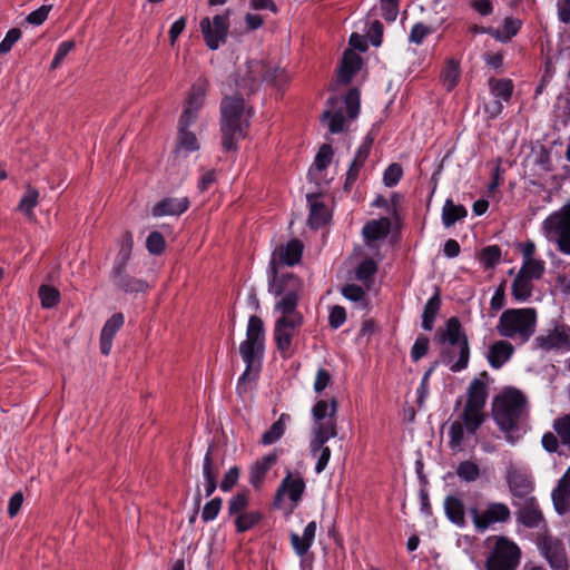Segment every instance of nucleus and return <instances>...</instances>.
I'll list each match as a JSON object with an SVG mask.
<instances>
[{"label":"nucleus","instance_id":"ddd939ff","mask_svg":"<svg viewBox=\"0 0 570 570\" xmlns=\"http://www.w3.org/2000/svg\"><path fill=\"white\" fill-rule=\"evenodd\" d=\"M469 512L478 532H484L492 524L504 523L511 518L509 507L501 502H490L482 511H479L476 508H471Z\"/></svg>","mask_w":570,"mask_h":570},{"label":"nucleus","instance_id":"aec40b11","mask_svg":"<svg viewBox=\"0 0 570 570\" xmlns=\"http://www.w3.org/2000/svg\"><path fill=\"white\" fill-rule=\"evenodd\" d=\"M305 488L304 479L299 474H293L288 471L276 491L275 504L278 505L281 500L287 495L294 505H297L302 500Z\"/></svg>","mask_w":570,"mask_h":570},{"label":"nucleus","instance_id":"7c9ffc66","mask_svg":"<svg viewBox=\"0 0 570 570\" xmlns=\"http://www.w3.org/2000/svg\"><path fill=\"white\" fill-rule=\"evenodd\" d=\"M507 482L514 497L525 498L532 491L530 478L519 471L510 470L508 472Z\"/></svg>","mask_w":570,"mask_h":570},{"label":"nucleus","instance_id":"4be33fe9","mask_svg":"<svg viewBox=\"0 0 570 570\" xmlns=\"http://www.w3.org/2000/svg\"><path fill=\"white\" fill-rule=\"evenodd\" d=\"M272 275V279L269 282V293L275 296H281L283 294H298L302 288V282L298 277H296L292 273L278 274V269L275 272H269Z\"/></svg>","mask_w":570,"mask_h":570},{"label":"nucleus","instance_id":"9d476101","mask_svg":"<svg viewBox=\"0 0 570 570\" xmlns=\"http://www.w3.org/2000/svg\"><path fill=\"white\" fill-rule=\"evenodd\" d=\"M521 551L509 539L500 537L487 558V570H515L520 562Z\"/></svg>","mask_w":570,"mask_h":570},{"label":"nucleus","instance_id":"f8f14e48","mask_svg":"<svg viewBox=\"0 0 570 570\" xmlns=\"http://www.w3.org/2000/svg\"><path fill=\"white\" fill-rule=\"evenodd\" d=\"M533 346L543 352H570V326L557 323L552 328L538 335L533 341Z\"/></svg>","mask_w":570,"mask_h":570},{"label":"nucleus","instance_id":"20e7f679","mask_svg":"<svg viewBox=\"0 0 570 570\" xmlns=\"http://www.w3.org/2000/svg\"><path fill=\"white\" fill-rule=\"evenodd\" d=\"M537 325L538 312L535 308H508L501 313L495 330L501 337L523 345L534 335Z\"/></svg>","mask_w":570,"mask_h":570},{"label":"nucleus","instance_id":"9b49d317","mask_svg":"<svg viewBox=\"0 0 570 570\" xmlns=\"http://www.w3.org/2000/svg\"><path fill=\"white\" fill-rule=\"evenodd\" d=\"M229 13L230 10L227 9L224 13L216 14L212 19L205 17L200 20V32L210 50H217L226 42L229 32Z\"/></svg>","mask_w":570,"mask_h":570},{"label":"nucleus","instance_id":"774afa93","mask_svg":"<svg viewBox=\"0 0 570 570\" xmlns=\"http://www.w3.org/2000/svg\"><path fill=\"white\" fill-rule=\"evenodd\" d=\"M367 36L374 47L381 46L383 38V24L379 20H373L370 23Z\"/></svg>","mask_w":570,"mask_h":570},{"label":"nucleus","instance_id":"864d4df0","mask_svg":"<svg viewBox=\"0 0 570 570\" xmlns=\"http://www.w3.org/2000/svg\"><path fill=\"white\" fill-rule=\"evenodd\" d=\"M434 32V29L430 26L424 24L423 22H416L413 24L410 33H409V41L411 43H414L416 46H420L423 43L424 39L432 35Z\"/></svg>","mask_w":570,"mask_h":570},{"label":"nucleus","instance_id":"5701e85b","mask_svg":"<svg viewBox=\"0 0 570 570\" xmlns=\"http://www.w3.org/2000/svg\"><path fill=\"white\" fill-rule=\"evenodd\" d=\"M317 530V523L315 521H311L304 528L303 534L299 535L296 532H291L289 541L294 552L298 557H304L309 548L313 546L315 535Z\"/></svg>","mask_w":570,"mask_h":570},{"label":"nucleus","instance_id":"4d7b16f0","mask_svg":"<svg viewBox=\"0 0 570 570\" xmlns=\"http://www.w3.org/2000/svg\"><path fill=\"white\" fill-rule=\"evenodd\" d=\"M403 176V169L400 164H391L383 174V183L386 187H393L399 184Z\"/></svg>","mask_w":570,"mask_h":570},{"label":"nucleus","instance_id":"cd10ccee","mask_svg":"<svg viewBox=\"0 0 570 570\" xmlns=\"http://www.w3.org/2000/svg\"><path fill=\"white\" fill-rule=\"evenodd\" d=\"M124 322V315L121 313H116L105 323L100 333V351L104 355H108L110 353L114 336L121 328Z\"/></svg>","mask_w":570,"mask_h":570},{"label":"nucleus","instance_id":"052dcab7","mask_svg":"<svg viewBox=\"0 0 570 570\" xmlns=\"http://www.w3.org/2000/svg\"><path fill=\"white\" fill-rule=\"evenodd\" d=\"M332 157L333 149L330 145L325 144L320 148L314 160V166L316 167L317 170H324L331 164Z\"/></svg>","mask_w":570,"mask_h":570},{"label":"nucleus","instance_id":"680f3d73","mask_svg":"<svg viewBox=\"0 0 570 570\" xmlns=\"http://www.w3.org/2000/svg\"><path fill=\"white\" fill-rule=\"evenodd\" d=\"M380 4L383 18L389 22L395 21L399 14V0H380Z\"/></svg>","mask_w":570,"mask_h":570},{"label":"nucleus","instance_id":"ea45409f","mask_svg":"<svg viewBox=\"0 0 570 570\" xmlns=\"http://www.w3.org/2000/svg\"><path fill=\"white\" fill-rule=\"evenodd\" d=\"M289 81V76L284 68L277 66H267L264 72V82L277 89H282Z\"/></svg>","mask_w":570,"mask_h":570},{"label":"nucleus","instance_id":"f704fd0d","mask_svg":"<svg viewBox=\"0 0 570 570\" xmlns=\"http://www.w3.org/2000/svg\"><path fill=\"white\" fill-rule=\"evenodd\" d=\"M441 308V297L439 291L429 298L422 313V327L425 331H431L434 326L435 317Z\"/></svg>","mask_w":570,"mask_h":570},{"label":"nucleus","instance_id":"58836bf2","mask_svg":"<svg viewBox=\"0 0 570 570\" xmlns=\"http://www.w3.org/2000/svg\"><path fill=\"white\" fill-rule=\"evenodd\" d=\"M489 89L494 98L509 101L513 92V82L510 79L491 78Z\"/></svg>","mask_w":570,"mask_h":570},{"label":"nucleus","instance_id":"423d86ee","mask_svg":"<svg viewBox=\"0 0 570 570\" xmlns=\"http://www.w3.org/2000/svg\"><path fill=\"white\" fill-rule=\"evenodd\" d=\"M440 342L452 346L442 352L443 362L454 373L465 370L470 361V346L458 317H450L444 331H439Z\"/></svg>","mask_w":570,"mask_h":570},{"label":"nucleus","instance_id":"79ce46f5","mask_svg":"<svg viewBox=\"0 0 570 570\" xmlns=\"http://www.w3.org/2000/svg\"><path fill=\"white\" fill-rule=\"evenodd\" d=\"M283 297L275 304V309L278 311L282 316H302L301 313L296 311L298 303V294H283Z\"/></svg>","mask_w":570,"mask_h":570},{"label":"nucleus","instance_id":"c03bdc74","mask_svg":"<svg viewBox=\"0 0 570 570\" xmlns=\"http://www.w3.org/2000/svg\"><path fill=\"white\" fill-rule=\"evenodd\" d=\"M455 473L459 479L464 482H474L481 474L479 465L471 460L460 462L456 466Z\"/></svg>","mask_w":570,"mask_h":570},{"label":"nucleus","instance_id":"f257e3e1","mask_svg":"<svg viewBox=\"0 0 570 570\" xmlns=\"http://www.w3.org/2000/svg\"><path fill=\"white\" fill-rule=\"evenodd\" d=\"M491 377L487 371L478 374L465 391L463 409L449 429V448L453 452L463 450L464 436L474 435L487 420L484 411L489 397Z\"/></svg>","mask_w":570,"mask_h":570},{"label":"nucleus","instance_id":"39448f33","mask_svg":"<svg viewBox=\"0 0 570 570\" xmlns=\"http://www.w3.org/2000/svg\"><path fill=\"white\" fill-rule=\"evenodd\" d=\"M248 117L244 99L239 96L225 97L220 104V131L224 150L237 148V141L245 137Z\"/></svg>","mask_w":570,"mask_h":570},{"label":"nucleus","instance_id":"6e6d98bb","mask_svg":"<svg viewBox=\"0 0 570 570\" xmlns=\"http://www.w3.org/2000/svg\"><path fill=\"white\" fill-rule=\"evenodd\" d=\"M166 242L159 232H151L146 239L147 250L151 255H159L164 252Z\"/></svg>","mask_w":570,"mask_h":570},{"label":"nucleus","instance_id":"1a4fd4ad","mask_svg":"<svg viewBox=\"0 0 570 570\" xmlns=\"http://www.w3.org/2000/svg\"><path fill=\"white\" fill-rule=\"evenodd\" d=\"M544 236L558 249L570 255V204L549 215L542 223Z\"/></svg>","mask_w":570,"mask_h":570},{"label":"nucleus","instance_id":"2eb2a0df","mask_svg":"<svg viewBox=\"0 0 570 570\" xmlns=\"http://www.w3.org/2000/svg\"><path fill=\"white\" fill-rule=\"evenodd\" d=\"M209 87L206 78H198L190 87L188 97L186 99L184 110L179 119L183 124L195 122L198 118V112L204 106L205 97Z\"/></svg>","mask_w":570,"mask_h":570},{"label":"nucleus","instance_id":"412c9836","mask_svg":"<svg viewBox=\"0 0 570 570\" xmlns=\"http://www.w3.org/2000/svg\"><path fill=\"white\" fill-rule=\"evenodd\" d=\"M127 264H114L111 279L114 284L125 293H142L148 289V284L139 278L130 276L126 272Z\"/></svg>","mask_w":570,"mask_h":570},{"label":"nucleus","instance_id":"0e129e2a","mask_svg":"<svg viewBox=\"0 0 570 570\" xmlns=\"http://www.w3.org/2000/svg\"><path fill=\"white\" fill-rule=\"evenodd\" d=\"M429 343V338L425 336H420L415 340L411 348V357L414 362L419 361L428 353Z\"/></svg>","mask_w":570,"mask_h":570},{"label":"nucleus","instance_id":"6ab92c4d","mask_svg":"<svg viewBox=\"0 0 570 570\" xmlns=\"http://www.w3.org/2000/svg\"><path fill=\"white\" fill-rule=\"evenodd\" d=\"M540 550L553 570H567L568 560L562 542L553 537H544Z\"/></svg>","mask_w":570,"mask_h":570},{"label":"nucleus","instance_id":"13d9d810","mask_svg":"<svg viewBox=\"0 0 570 570\" xmlns=\"http://www.w3.org/2000/svg\"><path fill=\"white\" fill-rule=\"evenodd\" d=\"M377 266L373 259H364L356 268L355 275L358 281L365 282L376 273Z\"/></svg>","mask_w":570,"mask_h":570},{"label":"nucleus","instance_id":"09e8293b","mask_svg":"<svg viewBox=\"0 0 570 570\" xmlns=\"http://www.w3.org/2000/svg\"><path fill=\"white\" fill-rule=\"evenodd\" d=\"M519 518L521 523L527 528H538L543 520L541 511L535 507L523 508Z\"/></svg>","mask_w":570,"mask_h":570},{"label":"nucleus","instance_id":"7ed1b4c3","mask_svg":"<svg viewBox=\"0 0 570 570\" xmlns=\"http://www.w3.org/2000/svg\"><path fill=\"white\" fill-rule=\"evenodd\" d=\"M265 331L261 317L252 315L246 328V338L239 345V353L246 364L237 382V393H247L248 383L255 382L261 371L264 354Z\"/></svg>","mask_w":570,"mask_h":570},{"label":"nucleus","instance_id":"e2e57ef3","mask_svg":"<svg viewBox=\"0 0 570 570\" xmlns=\"http://www.w3.org/2000/svg\"><path fill=\"white\" fill-rule=\"evenodd\" d=\"M21 31L18 28L10 29L3 40L0 42V55H4L11 50L13 45L20 39Z\"/></svg>","mask_w":570,"mask_h":570},{"label":"nucleus","instance_id":"e433bc0d","mask_svg":"<svg viewBox=\"0 0 570 570\" xmlns=\"http://www.w3.org/2000/svg\"><path fill=\"white\" fill-rule=\"evenodd\" d=\"M193 124L194 122L183 124V119L178 121V147L187 153L195 151L199 148L195 134L188 130Z\"/></svg>","mask_w":570,"mask_h":570},{"label":"nucleus","instance_id":"0eeeda50","mask_svg":"<svg viewBox=\"0 0 570 570\" xmlns=\"http://www.w3.org/2000/svg\"><path fill=\"white\" fill-rule=\"evenodd\" d=\"M492 412L500 430L513 431L527 416V397L517 389H507L494 399Z\"/></svg>","mask_w":570,"mask_h":570},{"label":"nucleus","instance_id":"49530a36","mask_svg":"<svg viewBox=\"0 0 570 570\" xmlns=\"http://www.w3.org/2000/svg\"><path fill=\"white\" fill-rule=\"evenodd\" d=\"M134 246L132 234L125 232L119 240V253L114 264H127Z\"/></svg>","mask_w":570,"mask_h":570},{"label":"nucleus","instance_id":"6e6552de","mask_svg":"<svg viewBox=\"0 0 570 570\" xmlns=\"http://www.w3.org/2000/svg\"><path fill=\"white\" fill-rule=\"evenodd\" d=\"M360 112V92L351 89L343 98L331 97L327 100L321 119L328 121L332 134L342 132L347 120H353Z\"/></svg>","mask_w":570,"mask_h":570},{"label":"nucleus","instance_id":"f3484780","mask_svg":"<svg viewBox=\"0 0 570 570\" xmlns=\"http://www.w3.org/2000/svg\"><path fill=\"white\" fill-rule=\"evenodd\" d=\"M303 324V316L279 317L275 322L274 340L282 353H287L292 346V340Z\"/></svg>","mask_w":570,"mask_h":570},{"label":"nucleus","instance_id":"37998d69","mask_svg":"<svg viewBox=\"0 0 570 570\" xmlns=\"http://www.w3.org/2000/svg\"><path fill=\"white\" fill-rule=\"evenodd\" d=\"M263 518L262 512L255 510V511H245L236 517L235 519V527L236 531L242 533L245 531L250 530L256 524L261 522Z\"/></svg>","mask_w":570,"mask_h":570},{"label":"nucleus","instance_id":"bb28decb","mask_svg":"<svg viewBox=\"0 0 570 570\" xmlns=\"http://www.w3.org/2000/svg\"><path fill=\"white\" fill-rule=\"evenodd\" d=\"M552 501L556 511L564 514L570 507V466L559 480L557 488L552 491Z\"/></svg>","mask_w":570,"mask_h":570},{"label":"nucleus","instance_id":"bf43d9fd","mask_svg":"<svg viewBox=\"0 0 570 570\" xmlns=\"http://www.w3.org/2000/svg\"><path fill=\"white\" fill-rule=\"evenodd\" d=\"M222 503L223 501L220 498H214L209 502H207L202 511L203 521L209 522L216 519L222 509Z\"/></svg>","mask_w":570,"mask_h":570},{"label":"nucleus","instance_id":"a18cd8bd","mask_svg":"<svg viewBox=\"0 0 570 570\" xmlns=\"http://www.w3.org/2000/svg\"><path fill=\"white\" fill-rule=\"evenodd\" d=\"M531 279H539L544 273V262L541 259H525L519 272Z\"/></svg>","mask_w":570,"mask_h":570},{"label":"nucleus","instance_id":"2f4dec72","mask_svg":"<svg viewBox=\"0 0 570 570\" xmlns=\"http://www.w3.org/2000/svg\"><path fill=\"white\" fill-rule=\"evenodd\" d=\"M391 230V220L386 217L367 222L362 234L367 243L385 238Z\"/></svg>","mask_w":570,"mask_h":570},{"label":"nucleus","instance_id":"a211bd4d","mask_svg":"<svg viewBox=\"0 0 570 570\" xmlns=\"http://www.w3.org/2000/svg\"><path fill=\"white\" fill-rule=\"evenodd\" d=\"M303 254V244L298 239H292L285 245H279L272 254L269 272H275L281 266H293L297 264Z\"/></svg>","mask_w":570,"mask_h":570},{"label":"nucleus","instance_id":"b1692460","mask_svg":"<svg viewBox=\"0 0 570 570\" xmlns=\"http://www.w3.org/2000/svg\"><path fill=\"white\" fill-rule=\"evenodd\" d=\"M278 454L276 451L264 455L253 463L249 471V482L255 489H259L267 472L276 464Z\"/></svg>","mask_w":570,"mask_h":570},{"label":"nucleus","instance_id":"de8ad7c7","mask_svg":"<svg viewBox=\"0 0 570 570\" xmlns=\"http://www.w3.org/2000/svg\"><path fill=\"white\" fill-rule=\"evenodd\" d=\"M39 297L41 302V306L43 308H52L59 303L60 293L57 288L49 285H41L39 287Z\"/></svg>","mask_w":570,"mask_h":570},{"label":"nucleus","instance_id":"c9c22d12","mask_svg":"<svg viewBox=\"0 0 570 570\" xmlns=\"http://www.w3.org/2000/svg\"><path fill=\"white\" fill-rule=\"evenodd\" d=\"M532 281L533 279L523 276L520 273L517 274L511 287L512 296L515 301L525 302L531 297L533 291Z\"/></svg>","mask_w":570,"mask_h":570},{"label":"nucleus","instance_id":"4c0bfd02","mask_svg":"<svg viewBox=\"0 0 570 570\" xmlns=\"http://www.w3.org/2000/svg\"><path fill=\"white\" fill-rule=\"evenodd\" d=\"M289 419V415L283 413L278 417L276 422H274L271 428L262 435V443L264 445H271L277 442L285 433L286 430V421Z\"/></svg>","mask_w":570,"mask_h":570},{"label":"nucleus","instance_id":"5fc2aeb1","mask_svg":"<svg viewBox=\"0 0 570 570\" xmlns=\"http://www.w3.org/2000/svg\"><path fill=\"white\" fill-rule=\"evenodd\" d=\"M213 445H209L203 461V475L205 480H217L219 466L212 456Z\"/></svg>","mask_w":570,"mask_h":570},{"label":"nucleus","instance_id":"393cba45","mask_svg":"<svg viewBox=\"0 0 570 570\" xmlns=\"http://www.w3.org/2000/svg\"><path fill=\"white\" fill-rule=\"evenodd\" d=\"M514 347L507 340L495 341L491 344L487 360L492 368H501L513 355Z\"/></svg>","mask_w":570,"mask_h":570},{"label":"nucleus","instance_id":"4468645a","mask_svg":"<svg viewBox=\"0 0 570 570\" xmlns=\"http://www.w3.org/2000/svg\"><path fill=\"white\" fill-rule=\"evenodd\" d=\"M553 432L542 435L541 445L548 453H560V444L570 449V412L553 420Z\"/></svg>","mask_w":570,"mask_h":570},{"label":"nucleus","instance_id":"dca6fc26","mask_svg":"<svg viewBox=\"0 0 570 570\" xmlns=\"http://www.w3.org/2000/svg\"><path fill=\"white\" fill-rule=\"evenodd\" d=\"M264 72H266L264 61L250 60L238 69L236 85L240 90L252 94L264 82Z\"/></svg>","mask_w":570,"mask_h":570},{"label":"nucleus","instance_id":"72a5a7b5","mask_svg":"<svg viewBox=\"0 0 570 570\" xmlns=\"http://www.w3.org/2000/svg\"><path fill=\"white\" fill-rule=\"evenodd\" d=\"M466 215L468 210L463 205H455L452 199H446L442 208V224L449 228Z\"/></svg>","mask_w":570,"mask_h":570},{"label":"nucleus","instance_id":"473e14b6","mask_svg":"<svg viewBox=\"0 0 570 570\" xmlns=\"http://www.w3.org/2000/svg\"><path fill=\"white\" fill-rule=\"evenodd\" d=\"M39 203V191L31 185H27L26 190L18 204V210L29 220L35 219L33 209Z\"/></svg>","mask_w":570,"mask_h":570},{"label":"nucleus","instance_id":"3c124183","mask_svg":"<svg viewBox=\"0 0 570 570\" xmlns=\"http://www.w3.org/2000/svg\"><path fill=\"white\" fill-rule=\"evenodd\" d=\"M501 258V248L498 245H491L482 249L480 262L485 268L494 267Z\"/></svg>","mask_w":570,"mask_h":570},{"label":"nucleus","instance_id":"f03ea898","mask_svg":"<svg viewBox=\"0 0 570 570\" xmlns=\"http://www.w3.org/2000/svg\"><path fill=\"white\" fill-rule=\"evenodd\" d=\"M337 400H318L312 407L313 423L309 434V452L316 459L315 472L321 474L331 459L327 442L337 436Z\"/></svg>","mask_w":570,"mask_h":570},{"label":"nucleus","instance_id":"a19ab883","mask_svg":"<svg viewBox=\"0 0 570 570\" xmlns=\"http://www.w3.org/2000/svg\"><path fill=\"white\" fill-rule=\"evenodd\" d=\"M460 79V66L459 62L451 59L446 62L445 67L441 72V80L448 91H451L458 85Z\"/></svg>","mask_w":570,"mask_h":570},{"label":"nucleus","instance_id":"a878e982","mask_svg":"<svg viewBox=\"0 0 570 570\" xmlns=\"http://www.w3.org/2000/svg\"><path fill=\"white\" fill-rule=\"evenodd\" d=\"M189 207L187 197H168L158 202L151 209L154 217H161L168 215H181Z\"/></svg>","mask_w":570,"mask_h":570},{"label":"nucleus","instance_id":"69168bd1","mask_svg":"<svg viewBox=\"0 0 570 570\" xmlns=\"http://www.w3.org/2000/svg\"><path fill=\"white\" fill-rule=\"evenodd\" d=\"M332 382V375L326 368H318L316 372L313 389L316 393L323 392Z\"/></svg>","mask_w":570,"mask_h":570},{"label":"nucleus","instance_id":"603ef678","mask_svg":"<svg viewBox=\"0 0 570 570\" xmlns=\"http://www.w3.org/2000/svg\"><path fill=\"white\" fill-rule=\"evenodd\" d=\"M249 504L247 492H239L228 501V513L230 515H239L245 512Z\"/></svg>","mask_w":570,"mask_h":570},{"label":"nucleus","instance_id":"8fccbe9b","mask_svg":"<svg viewBox=\"0 0 570 570\" xmlns=\"http://www.w3.org/2000/svg\"><path fill=\"white\" fill-rule=\"evenodd\" d=\"M327 220V208L323 203H312L309 212V225L313 228H318L324 225Z\"/></svg>","mask_w":570,"mask_h":570},{"label":"nucleus","instance_id":"c756f323","mask_svg":"<svg viewBox=\"0 0 570 570\" xmlns=\"http://www.w3.org/2000/svg\"><path fill=\"white\" fill-rule=\"evenodd\" d=\"M361 62V57L357 53L351 50L345 51L337 72L338 80L345 85L350 83L360 70Z\"/></svg>","mask_w":570,"mask_h":570},{"label":"nucleus","instance_id":"c85d7f7f","mask_svg":"<svg viewBox=\"0 0 570 570\" xmlns=\"http://www.w3.org/2000/svg\"><path fill=\"white\" fill-rule=\"evenodd\" d=\"M444 512L446 518L459 528L466 525L465 507L463 501L456 495H448L444 499Z\"/></svg>","mask_w":570,"mask_h":570},{"label":"nucleus","instance_id":"338daca9","mask_svg":"<svg viewBox=\"0 0 570 570\" xmlns=\"http://www.w3.org/2000/svg\"><path fill=\"white\" fill-rule=\"evenodd\" d=\"M345 321H346L345 308L340 305L333 306L330 312V316H328L330 326L336 330V328L341 327Z\"/></svg>","mask_w":570,"mask_h":570}]
</instances>
